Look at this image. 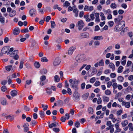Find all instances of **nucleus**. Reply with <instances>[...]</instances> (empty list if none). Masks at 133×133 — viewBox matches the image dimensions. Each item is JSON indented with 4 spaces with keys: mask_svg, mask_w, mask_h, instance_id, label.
Returning a JSON list of instances; mask_svg holds the SVG:
<instances>
[{
    "mask_svg": "<svg viewBox=\"0 0 133 133\" xmlns=\"http://www.w3.org/2000/svg\"><path fill=\"white\" fill-rule=\"evenodd\" d=\"M125 22L124 21H121L118 23L115 28L116 31H120L125 26Z\"/></svg>",
    "mask_w": 133,
    "mask_h": 133,
    "instance_id": "1",
    "label": "nucleus"
},
{
    "mask_svg": "<svg viewBox=\"0 0 133 133\" xmlns=\"http://www.w3.org/2000/svg\"><path fill=\"white\" fill-rule=\"evenodd\" d=\"M84 26L83 21L81 20L78 21L76 24V26L78 27L79 30H81Z\"/></svg>",
    "mask_w": 133,
    "mask_h": 133,
    "instance_id": "2",
    "label": "nucleus"
},
{
    "mask_svg": "<svg viewBox=\"0 0 133 133\" xmlns=\"http://www.w3.org/2000/svg\"><path fill=\"white\" fill-rule=\"evenodd\" d=\"M73 96L74 100L76 101L79 99L80 95L77 91H74Z\"/></svg>",
    "mask_w": 133,
    "mask_h": 133,
    "instance_id": "3",
    "label": "nucleus"
},
{
    "mask_svg": "<svg viewBox=\"0 0 133 133\" xmlns=\"http://www.w3.org/2000/svg\"><path fill=\"white\" fill-rule=\"evenodd\" d=\"M76 49V47L75 46H74L71 47L69 49L68 52V54L69 55H71L73 52Z\"/></svg>",
    "mask_w": 133,
    "mask_h": 133,
    "instance_id": "4",
    "label": "nucleus"
},
{
    "mask_svg": "<svg viewBox=\"0 0 133 133\" xmlns=\"http://www.w3.org/2000/svg\"><path fill=\"white\" fill-rule=\"evenodd\" d=\"M94 10V7L92 6H90L85 5L84 7V10L85 11H91Z\"/></svg>",
    "mask_w": 133,
    "mask_h": 133,
    "instance_id": "5",
    "label": "nucleus"
},
{
    "mask_svg": "<svg viewBox=\"0 0 133 133\" xmlns=\"http://www.w3.org/2000/svg\"><path fill=\"white\" fill-rule=\"evenodd\" d=\"M10 47L9 46H5L3 47L1 50L2 53L3 54L8 53Z\"/></svg>",
    "mask_w": 133,
    "mask_h": 133,
    "instance_id": "6",
    "label": "nucleus"
},
{
    "mask_svg": "<svg viewBox=\"0 0 133 133\" xmlns=\"http://www.w3.org/2000/svg\"><path fill=\"white\" fill-rule=\"evenodd\" d=\"M122 105L128 108H129L130 106V103L129 102H126L125 101L122 102Z\"/></svg>",
    "mask_w": 133,
    "mask_h": 133,
    "instance_id": "7",
    "label": "nucleus"
},
{
    "mask_svg": "<svg viewBox=\"0 0 133 133\" xmlns=\"http://www.w3.org/2000/svg\"><path fill=\"white\" fill-rule=\"evenodd\" d=\"M61 59L58 57L56 58L54 61L53 64L54 66L59 65L61 62Z\"/></svg>",
    "mask_w": 133,
    "mask_h": 133,
    "instance_id": "8",
    "label": "nucleus"
},
{
    "mask_svg": "<svg viewBox=\"0 0 133 133\" xmlns=\"http://www.w3.org/2000/svg\"><path fill=\"white\" fill-rule=\"evenodd\" d=\"M70 86L72 88H74L78 87V81L76 79H74L73 83L70 84Z\"/></svg>",
    "mask_w": 133,
    "mask_h": 133,
    "instance_id": "9",
    "label": "nucleus"
},
{
    "mask_svg": "<svg viewBox=\"0 0 133 133\" xmlns=\"http://www.w3.org/2000/svg\"><path fill=\"white\" fill-rule=\"evenodd\" d=\"M50 122H48V124H49V127L50 128H51L54 127H56L57 125H58V123L55 122L54 123H52L51 124H50Z\"/></svg>",
    "mask_w": 133,
    "mask_h": 133,
    "instance_id": "10",
    "label": "nucleus"
},
{
    "mask_svg": "<svg viewBox=\"0 0 133 133\" xmlns=\"http://www.w3.org/2000/svg\"><path fill=\"white\" fill-rule=\"evenodd\" d=\"M115 127L116 128V131L114 133H116V132H119L121 131V130L119 128V124L118 123H117L115 124Z\"/></svg>",
    "mask_w": 133,
    "mask_h": 133,
    "instance_id": "11",
    "label": "nucleus"
},
{
    "mask_svg": "<svg viewBox=\"0 0 133 133\" xmlns=\"http://www.w3.org/2000/svg\"><path fill=\"white\" fill-rule=\"evenodd\" d=\"M81 36L83 38H88L89 37V34L87 32H84L81 33Z\"/></svg>",
    "mask_w": 133,
    "mask_h": 133,
    "instance_id": "12",
    "label": "nucleus"
},
{
    "mask_svg": "<svg viewBox=\"0 0 133 133\" xmlns=\"http://www.w3.org/2000/svg\"><path fill=\"white\" fill-rule=\"evenodd\" d=\"M1 103L2 105L4 106L7 105L8 104L6 99L5 98H3L2 99Z\"/></svg>",
    "mask_w": 133,
    "mask_h": 133,
    "instance_id": "13",
    "label": "nucleus"
},
{
    "mask_svg": "<svg viewBox=\"0 0 133 133\" xmlns=\"http://www.w3.org/2000/svg\"><path fill=\"white\" fill-rule=\"evenodd\" d=\"M99 14L98 13H96L95 14V16L96 17L95 21L96 22H99L100 21L99 18Z\"/></svg>",
    "mask_w": 133,
    "mask_h": 133,
    "instance_id": "14",
    "label": "nucleus"
},
{
    "mask_svg": "<svg viewBox=\"0 0 133 133\" xmlns=\"http://www.w3.org/2000/svg\"><path fill=\"white\" fill-rule=\"evenodd\" d=\"M17 91L16 90H12L10 92V94L12 97H15L17 96Z\"/></svg>",
    "mask_w": 133,
    "mask_h": 133,
    "instance_id": "15",
    "label": "nucleus"
},
{
    "mask_svg": "<svg viewBox=\"0 0 133 133\" xmlns=\"http://www.w3.org/2000/svg\"><path fill=\"white\" fill-rule=\"evenodd\" d=\"M18 52L17 50H15L13 51L10 54V56L12 57H14L15 56L18 54Z\"/></svg>",
    "mask_w": 133,
    "mask_h": 133,
    "instance_id": "16",
    "label": "nucleus"
},
{
    "mask_svg": "<svg viewBox=\"0 0 133 133\" xmlns=\"http://www.w3.org/2000/svg\"><path fill=\"white\" fill-rule=\"evenodd\" d=\"M13 32L14 35H17L18 34L19 32V28H15L13 30Z\"/></svg>",
    "mask_w": 133,
    "mask_h": 133,
    "instance_id": "17",
    "label": "nucleus"
},
{
    "mask_svg": "<svg viewBox=\"0 0 133 133\" xmlns=\"http://www.w3.org/2000/svg\"><path fill=\"white\" fill-rule=\"evenodd\" d=\"M128 123V121L127 120H125L121 122L122 126L123 127H124L127 125Z\"/></svg>",
    "mask_w": 133,
    "mask_h": 133,
    "instance_id": "18",
    "label": "nucleus"
},
{
    "mask_svg": "<svg viewBox=\"0 0 133 133\" xmlns=\"http://www.w3.org/2000/svg\"><path fill=\"white\" fill-rule=\"evenodd\" d=\"M102 98L103 101L105 102H107L109 100V98L106 96H103Z\"/></svg>",
    "mask_w": 133,
    "mask_h": 133,
    "instance_id": "19",
    "label": "nucleus"
},
{
    "mask_svg": "<svg viewBox=\"0 0 133 133\" xmlns=\"http://www.w3.org/2000/svg\"><path fill=\"white\" fill-rule=\"evenodd\" d=\"M103 38L102 36H95L94 37L93 39L94 40H101L103 39Z\"/></svg>",
    "mask_w": 133,
    "mask_h": 133,
    "instance_id": "20",
    "label": "nucleus"
},
{
    "mask_svg": "<svg viewBox=\"0 0 133 133\" xmlns=\"http://www.w3.org/2000/svg\"><path fill=\"white\" fill-rule=\"evenodd\" d=\"M109 66L110 68L112 69V71H114L115 70V66L112 63H109Z\"/></svg>",
    "mask_w": 133,
    "mask_h": 133,
    "instance_id": "21",
    "label": "nucleus"
},
{
    "mask_svg": "<svg viewBox=\"0 0 133 133\" xmlns=\"http://www.w3.org/2000/svg\"><path fill=\"white\" fill-rule=\"evenodd\" d=\"M100 15L101 17V20L102 21H105V17L103 13L101 12L100 13Z\"/></svg>",
    "mask_w": 133,
    "mask_h": 133,
    "instance_id": "22",
    "label": "nucleus"
},
{
    "mask_svg": "<svg viewBox=\"0 0 133 133\" xmlns=\"http://www.w3.org/2000/svg\"><path fill=\"white\" fill-rule=\"evenodd\" d=\"M16 13V11L15 10H12L11 12L10 13L9 16L11 17H13L15 15Z\"/></svg>",
    "mask_w": 133,
    "mask_h": 133,
    "instance_id": "23",
    "label": "nucleus"
},
{
    "mask_svg": "<svg viewBox=\"0 0 133 133\" xmlns=\"http://www.w3.org/2000/svg\"><path fill=\"white\" fill-rule=\"evenodd\" d=\"M84 17L85 19V20L87 22H88L91 21V19L89 18L88 15H84Z\"/></svg>",
    "mask_w": 133,
    "mask_h": 133,
    "instance_id": "24",
    "label": "nucleus"
},
{
    "mask_svg": "<svg viewBox=\"0 0 133 133\" xmlns=\"http://www.w3.org/2000/svg\"><path fill=\"white\" fill-rule=\"evenodd\" d=\"M123 69V67L121 66H120L118 68L117 70V72L118 73H121L122 72Z\"/></svg>",
    "mask_w": 133,
    "mask_h": 133,
    "instance_id": "25",
    "label": "nucleus"
},
{
    "mask_svg": "<svg viewBox=\"0 0 133 133\" xmlns=\"http://www.w3.org/2000/svg\"><path fill=\"white\" fill-rule=\"evenodd\" d=\"M36 10L34 9H32L30 10L29 11V14L30 16H32L34 14L35 15V12Z\"/></svg>",
    "mask_w": 133,
    "mask_h": 133,
    "instance_id": "26",
    "label": "nucleus"
},
{
    "mask_svg": "<svg viewBox=\"0 0 133 133\" xmlns=\"http://www.w3.org/2000/svg\"><path fill=\"white\" fill-rule=\"evenodd\" d=\"M73 11V12L75 14V17H77L78 15V10L76 8L75 9H74Z\"/></svg>",
    "mask_w": 133,
    "mask_h": 133,
    "instance_id": "27",
    "label": "nucleus"
},
{
    "mask_svg": "<svg viewBox=\"0 0 133 133\" xmlns=\"http://www.w3.org/2000/svg\"><path fill=\"white\" fill-rule=\"evenodd\" d=\"M97 71L96 69L95 68L93 67L92 69V71L91 74L92 75H93L95 74Z\"/></svg>",
    "mask_w": 133,
    "mask_h": 133,
    "instance_id": "28",
    "label": "nucleus"
},
{
    "mask_svg": "<svg viewBox=\"0 0 133 133\" xmlns=\"http://www.w3.org/2000/svg\"><path fill=\"white\" fill-rule=\"evenodd\" d=\"M28 125H26V124H25L23 125V127L24 128V131L25 132H27L29 130V128H28Z\"/></svg>",
    "mask_w": 133,
    "mask_h": 133,
    "instance_id": "29",
    "label": "nucleus"
},
{
    "mask_svg": "<svg viewBox=\"0 0 133 133\" xmlns=\"http://www.w3.org/2000/svg\"><path fill=\"white\" fill-rule=\"evenodd\" d=\"M12 66V65L7 66L5 67V68L6 70L8 71H10Z\"/></svg>",
    "mask_w": 133,
    "mask_h": 133,
    "instance_id": "30",
    "label": "nucleus"
},
{
    "mask_svg": "<svg viewBox=\"0 0 133 133\" xmlns=\"http://www.w3.org/2000/svg\"><path fill=\"white\" fill-rule=\"evenodd\" d=\"M99 66H103L104 65V60L103 59H101L98 62Z\"/></svg>",
    "mask_w": 133,
    "mask_h": 133,
    "instance_id": "31",
    "label": "nucleus"
},
{
    "mask_svg": "<svg viewBox=\"0 0 133 133\" xmlns=\"http://www.w3.org/2000/svg\"><path fill=\"white\" fill-rule=\"evenodd\" d=\"M57 105L59 106H62L63 105V102L62 101L59 100L57 101Z\"/></svg>",
    "mask_w": 133,
    "mask_h": 133,
    "instance_id": "32",
    "label": "nucleus"
},
{
    "mask_svg": "<svg viewBox=\"0 0 133 133\" xmlns=\"http://www.w3.org/2000/svg\"><path fill=\"white\" fill-rule=\"evenodd\" d=\"M128 126L129 127V130L130 131H133V126L132 123H130L128 125Z\"/></svg>",
    "mask_w": 133,
    "mask_h": 133,
    "instance_id": "33",
    "label": "nucleus"
},
{
    "mask_svg": "<svg viewBox=\"0 0 133 133\" xmlns=\"http://www.w3.org/2000/svg\"><path fill=\"white\" fill-rule=\"evenodd\" d=\"M5 117L6 119L9 118L11 121H12L14 119V116L13 115H10L8 116H5Z\"/></svg>",
    "mask_w": 133,
    "mask_h": 133,
    "instance_id": "34",
    "label": "nucleus"
},
{
    "mask_svg": "<svg viewBox=\"0 0 133 133\" xmlns=\"http://www.w3.org/2000/svg\"><path fill=\"white\" fill-rule=\"evenodd\" d=\"M110 7L112 9H115L117 8V5L115 3H112L111 4Z\"/></svg>",
    "mask_w": 133,
    "mask_h": 133,
    "instance_id": "35",
    "label": "nucleus"
},
{
    "mask_svg": "<svg viewBox=\"0 0 133 133\" xmlns=\"http://www.w3.org/2000/svg\"><path fill=\"white\" fill-rule=\"evenodd\" d=\"M89 93H87L84 94L82 96V97L84 99H86L87 98L88 96H89Z\"/></svg>",
    "mask_w": 133,
    "mask_h": 133,
    "instance_id": "36",
    "label": "nucleus"
},
{
    "mask_svg": "<svg viewBox=\"0 0 133 133\" xmlns=\"http://www.w3.org/2000/svg\"><path fill=\"white\" fill-rule=\"evenodd\" d=\"M124 79V78L121 76H119L117 78L118 80L121 82H123Z\"/></svg>",
    "mask_w": 133,
    "mask_h": 133,
    "instance_id": "37",
    "label": "nucleus"
},
{
    "mask_svg": "<svg viewBox=\"0 0 133 133\" xmlns=\"http://www.w3.org/2000/svg\"><path fill=\"white\" fill-rule=\"evenodd\" d=\"M41 61L42 62H47L48 61V60L47 59L46 57H44L41 58Z\"/></svg>",
    "mask_w": 133,
    "mask_h": 133,
    "instance_id": "38",
    "label": "nucleus"
},
{
    "mask_svg": "<svg viewBox=\"0 0 133 133\" xmlns=\"http://www.w3.org/2000/svg\"><path fill=\"white\" fill-rule=\"evenodd\" d=\"M34 66L36 68H38L40 67V65L38 62H36L35 63Z\"/></svg>",
    "mask_w": 133,
    "mask_h": 133,
    "instance_id": "39",
    "label": "nucleus"
},
{
    "mask_svg": "<svg viewBox=\"0 0 133 133\" xmlns=\"http://www.w3.org/2000/svg\"><path fill=\"white\" fill-rule=\"evenodd\" d=\"M88 111L89 113L92 114L94 112L93 108L91 107L89 108L88 109Z\"/></svg>",
    "mask_w": 133,
    "mask_h": 133,
    "instance_id": "40",
    "label": "nucleus"
},
{
    "mask_svg": "<svg viewBox=\"0 0 133 133\" xmlns=\"http://www.w3.org/2000/svg\"><path fill=\"white\" fill-rule=\"evenodd\" d=\"M7 79L8 80V83L9 84H10L12 83V81L11 78L9 76H8Z\"/></svg>",
    "mask_w": 133,
    "mask_h": 133,
    "instance_id": "41",
    "label": "nucleus"
},
{
    "mask_svg": "<svg viewBox=\"0 0 133 133\" xmlns=\"http://www.w3.org/2000/svg\"><path fill=\"white\" fill-rule=\"evenodd\" d=\"M105 93L107 95H110L111 94V92L109 90L107 89L105 90Z\"/></svg>",
    "mask_w": 133,
    "mask_h": 133,
    "instance_id": "42",
    "label": "nucleus"
},
{
    "mask_svg": "<svg viewBox=\"0 0 133 133\" xmlns=\"http://www.w3.org/2000/svg\"><path fill=\"white\" fill-rule=\"evenodd\" d=\"M7 90V88L4 85L2 86L1 88V90L3 92H5V91H6Z\"/></svg>",
    "mask_w": 133,
    "mask_h": 133,
    "instance_id": "43",
    "label": "nucleus"
},
{
    "mask_svg": "<svg viewBox=\"0 0 133 133\" xmlns=\"http://www.w3.org/2000/svg\"><path fill=\"white\" fill-rule=\"evenodd\" d=\"M41 72L42 74H45L47 72V70L46 69H43L41 71Z\"/></svg>",
    "mask_w": 133,
    "mask_h": 133,
    "instance_id": "44",
    "label": "nucleus"
},
{
    "mask_svg": "<svg viewBox=\"0 0 133 133\" xmlns=\"http://www.w3.org/2000/svg\"><path fill=\"white\" fill-rule=\"evenodd\" d=\"M110 77L112 78H115L116 76V74L114 73H111L110 75Z\"/></svg>",
    "mask_w": 133,
    "mask_h": 133,
    "instance_id": "45",
    "label": "nucleus"
},
{
    "mask_svg": "<svg viewBox=\"0 0 133 133\" xmlns=\"http://www.w3.org/2000/svg\"><path fill=\"white\" fill-rule=\"evenodd\" d=\"M46 77L45 76L43 75L41 76L40 78L41 81L43 82L46 79Z\"/></svg>",
    "mask_w": 133,
    "mask_h": 133,
    "instance_id": "46",
    "label": "nucleus"
},
{
    "mask_svg": "<svg viewBox=\"0 0 133 133\" xmlns=\"http://www.w3.org/2000/svg\"><path fill=\"white\" fill-rule=\"evenodd\" d=\"M69 98L68 97L66 98H65L64 101L63 103H64L65 104H66L68 103L69 101Z\"/></svg>",
    "mask_w": 133,
    "mask_h": 133,
    "instance_id": "47",
    "label": "nucleus"
},
{
    "mask_svg": "<svg viewBox=\"0 0 133 133\" xmlns=\"http://www.w3.org/2000/svg\"><path fill=\"white\" fill-rule=\"evenodd\" d=\"M39 114L41 116L42 118H43L44 117L45 114L44 111H40Z\"/></svg>",
    "mask_w": 133,
    "mask_h": 133,
    "instance_id": "48",
    "label": "nucleus"
},
{
    "mask_svg": "<svg viewBox=\"0 0 133 133\" xmlns=\"http://www.w3.org/2000/svg\"><path fill=\"white\" fill-rule=\"evenodd\" d=\"M60 80L59 78L57 75H55V81L57 82H58Z\"/></svg>",
    "mask_w": 133,
    "mask_h": 133,
    "instance_id": "49",
    "label": "nucleus"
},
{
    "mask_svg": "<svg viewBox=\"0 0 133 133\" xmlns=\"http://www.w3.org/2000/svg\"><path fill=\"white\" fill-rule=\"evenodd\" d=\"M108 24L110 27H112L114 24V23L112 21H110L108 22Z\"/></svg>",
    "mask_w": 133,
    "mask_h": 133,
    "instance_id": "50",
    "label": "nucleus"
},
{
    "mask_svg": "<svg viewBox=\"0 0 133 133\" xmlns=\"http://www.w3.org/2000/svg\"><path fill=\"white\" fill-rule=\"evenodd\" d=\"M104 12L105 14H110L111 13V11L109 9H108L107 10H106L104 11Z\"/></svg>",
    "mask_w": 133,
    "mask_h": 133,
    "instance_id": "51",
    "label": "nucleus"
},
{
    "mask_svg": "<svg viewBox=\"0 0 133 133\" xmlns=\"http://www.w3.org/2000/svg\"><path fill=\"white\" fill-rule=\"evenodd\" d=\"M53 131L56 132H58L60 131L59 128H54L53 129Z\"/></svg>",
    "mask_w": 133,
    "mask_h": 133,
    "instance_id": "52",
    "label": "nucleus"
},
{
    "mask_svg": "<svg viewBox=\"0 0 133 133\" xmlns=\"http://www.w3.org/2000/svg\"><path fill=\"white\" fill-rule=\"evenodd\" d=\"M111 72V71L110 70H109L108 69H107L105 70L104 72V73L105 74H108L109 73H110Z\"/></svg>",
    "mask_w": 133,
    "mask_h": 133,
    "instance_id": "53",
    "label": "nucleus"
},
{
    "mask_svg": "<svg viewBox=\"0 0 133 133\" xmlns=\"http://www.w3.org/2000/svg\"><path fill=\"white\" fill-rule=\"evenodd\" d=\"M21 31L22 33H26L29 32V30L28 28H26L24 29L21 30Z\"/></svg>",
    "mask_w": 133,
    "mask_h": 133,
    "instance_id": "54",
    "label": "nucleus"
},
{
    "mask_svg": "<svg viewBox=\"0 0 133 133\" xmlns=\"http://www.w3.org/2000/svg\"><path fill=\"white\" fill-rule=\"evenodd\" d=\"M120 106L119 105L117 104L116 102H114L112 105L113 107H119Z\"/></svg>",
    "mask_w": 133,
    "mask_h": 133,
    "instance_id": "55",
    "label": "nucleus"
},
{
    "mask_svg": "<svg viewBox=\"0 0 133 133\" xmlns=\"http://www.w3.org/2000/svg\"><path fill=\"white\" fill-rule=\"evenodd\" d=\"M100 84L101 83L99 81H96L94 84V85L95 86L97 87L99 86Z\"/></svg>",
    "mask_w": 133,
    "mask_h": 133,
    "instance_id": "56",
    "label": "nucleus"
},
{
    "mask_svg": "<svg viewBox=\"0 0 133 133\" xmlns=\"http://www.w3.org/2000/svg\"><path fill=\"white\" fill-rule=\"evenodd\" d=\"M24 62L23 61H21L20 62V64L19 66V68L20 69L23 68V66Z\"/></svg>",
    "mask_w": 133,
    "mask_h": 133,
    "instance_id": "57",
    "label": "nucleus"
},
{
    "mask_svg": "<svg viewBox=\"0 0 133 133\" xmlns=\"http://www.w3.org/2000/svg\"><path fill=\"white\" fill-rule=\"evenodd\" d=\"M69 3L67 1H66L64 4V6L66 7L69 6L70 5Z\"/></svg>",
    "mask_w": 133,
    "mask_h": 133,
    "instance_id": "58",
    "label": "nucleus"
},
{
    "mask_svg": "<svg viewBox=\"0 0 133 133\" xmlns=\"http://www.w3.org/2000/svg\"><path fill=\"white\" fill-rule=\"evenodd\" d=\"M117 85H118L117 83H115L113 84L112 85V86L113 89H114V90H115V89H116L117 88Z\"/></svg>",
    "mask_w": 133,
    "mask_h": 133,
    "instance_id": "59",
    "label": "nucleus"
},
{
    "mask_svg": "<svg viewBox=\"0 0 133 133\" xmlns=\"http://www.w3.org/2000/svg\"><path fill=\"white\" fill-rule=\"evenodd\" d=\"M102 99L100 97H99L98 98V100L97 102V103L98 104H101L102 103Z\"/></svg>",
    "mask_w": 133,
    "mask_h": 133,
    "instance_id": "60",
    "label": "nucleus"
},
{
    "mask_svg": "<svg viewBox=\"0 0 133 133\" xmlns=\"http://www.w3.org/2000/svg\"><path fill=\"white\" fill-rule=\"evenodd\" d=\"M80 124L78 121H76L75 123V126L77 128H78L79 127Z\"/></svg>",
    "mask_w": 133,
    "mask_h": 133,
    "instance_id": "61",
    "label": "nucleus"
},
{
    "mask_svg": "<svg viewBox=\"0 0 133 133\" xmlns=\"http://www.w3.org/2000/svg\"><path fill=\"white\" fill-rule=\"evenodd\" d=\"M67 92L70 95L72 94V92L71 91V89L70 88H67Z\"/></svg>",
    "mask_w": 133,
    "mask_h": 133,
    "instance_id": "62",
    "label": "nucleus"
},
{
    "mask_svg": "<svg viewBox=\"0 0 133 133\" xmlns=\"http://www.w3.org/2000/svg\"><path fill=\"white\" fill-rule=\"evenodd\" d=\"M66 120V118L64 116L62 117L61 118V121L63 122H64Z\"/></svg>",
    "mask_w": 133,
    "mask_h": 133,
    "instance_id": "63",
    "label": "nucleus"
},
{
    "mask_svg": "<svg viewBox=\"0 0 133 133\" xmlns=\"http://www.w3.org/2000/svg\"><path fill=\"white\" fill-rule=\"evenodd\" d=\"M95 78L94 77L90 79V82L91 83H93L95 81Z\"/></svg>",
    "mask_w": 133,
    "mask_h": 133,
    "instance_id": "64",
    "label": "nucleus"
}]
</instances>
